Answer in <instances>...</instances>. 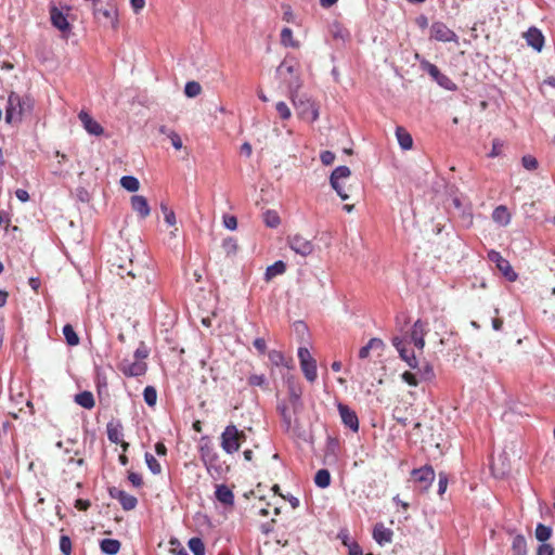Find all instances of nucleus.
<instances>
[{"instance_id":"f704fd0d","label":"nucleus","mask_w":555,"mask_h":555,"mask_svg":"<svg viewBox=\"0 0 555 555\" xmlns=\"http://www.w3.org/2000/svg\"><path fill=\"white\" fill-rule=\"evenodd\" d=\"M63 334H64L67 345L74 347L79 344V337L70 324H66L63 327Z\"/></svg>"},{"instance_id":"4d7b16f0","label":"nucleus","mask_w":555,"mask_h":555,"mask_svg":"<svg viewBox=\"0 0 555 555\" xmlns=\"http://www.w3.org/2000/svg\"><path fill=\"white\" fill-rule=\"evenodd\" d=\"M223 225L231 231H234L237 228V219L232 215L223 216Z\"/></svg>"},{"instance_id":"aec40b11","label":"nucleus","mask_w":555,"mask_h":555,"mask_svg":"<svg viewBox=\"0 0 555 555\" xmlns=\"http://www.w3.org/2000/svg\"><path fill=\"white\" fill-rule=\"evenodd\" d=\"M526 41L528 46L532 47L537 51H541L544 46V36L542 33L535 28L530 27L525 34Z\"/></svg>"},{"instance_id":"ddd939ff","label":"nucleus","mask_w":555,"mask_h":555,"mask_svg":"<svg viewBox=\"0 0 555 555\" xmlns=\"http://www.w3.org/2000/svg\"><path fill=\"white\" fill-rule=\"evenodd\" d=\"M414 480L421 483L423 490H427L435 480V470L431 465L414 468L411 473Z\"/></svg>"},{"instance_id":"412c9836","label":"nucleus","mask_w":555,"mask_h":555,"mask_svg":"<svg viewBox=\"0 0 555 555\" xmlns=\"http://www.w3.org/2000/svg\"><path fill=\"white\" fill-rule=\"evenodd\" d=\"M50 20L52 25L61 31H66L70 27L66 16L56 7H51Z\"/></svg>"},{"instance_id":"9d476101","label":"nucleus","mask_w":555,"mask_h":555,"mask_svg":"<svg viewBox=\"0 0 555 555\" xmlns=\"http://www.w3.org/2000/svg\"><path fill=\"white\" fill-rule=\"evenodd\" d=\"M421 67L428 73V75L442 88L446 90L453 91L456 89V85L444 74H442L439 68L431 64L428 61H423L421 63Z\"/></svg>"},{"instance_id":"5701e85b","label":"nucleus","mask_w":555,"mask_h":555,"mask_svg":"<svg viewBox=\"0 0 555 555\" xmlns=\"http://www.w3.org/2000/svg\"><path fill=\"white\" fill-rule=\"evenodd\" d=\"M216 499L223 505L232 506L234 504V494L225 485H218L215 492Z\"/></svg>"},{"instance_id":"774afa93","label":"nucleus","mask_w":555,"mask_h":555,"mask_svg":"<svg viewBox=\"0 0 555 555\" xmlns=\"http://www.w3.org/2000/svg\"><path fill=\"white\" fill-rule=\"evenodd\" d=\"M134 13H139L145 5V0H130Z\"/></svg>"},{"instance_id":"09e8293b","label":"nucleus","mask_w":555,"mask_h":555,"mask_svg":"<svg viewBox=\"0 0 555 555\" xmlns=\"http://www.w3.org/2000/svg\"><path fill=\"white\" fill-rule=\"evenodd\" d=\"M248 385L249 386H258L263 389H268V380L263 374H251L248 377Z\"/></svg>"},{"instance_id":"4c0bfd02","label":"nucleus","mask_w":555,"mask_h":555,"mask_svg":"<svg viewBox=\"0 0 555 555\" xmlns=\"http://www.w3.org/2000/svg\"><path fill=\"white\" fill-rule=\"evenodd\" d=\"M281 43L285 47L298 48V41L293 39V31L291 28L285 27L281 31Z\"/></svg>"},{"instance_id":"b1692460","label":"nucleus","mask_w":555,"mask_h":555,"mask_svg":"<svg viewBox=\"0 0 555 555\" xmlns=\"http://www.w3.org/2000/svg\"><path fill=\"white\" fill-rule=\"evenodd\" d=\"M392 534V531L388 528H385L383 524H377L373 530V538L380 545L391 542Z\"/></svg>"},{"instance_id":"9b49d317","label":"nucleus","mask_w":555,"mask_h":555,"mask_svg":"<svg viewBox=\"0 0 555 555\" xmlns=\"http://www.w3.org/2000/svg\"><path fill=\"white\" fill-rule=\"evenodd\" d=\"M287 243L292 250L302 257L311 255L314 250L313 243L300 234L288 236Z\"/></svg>"},{"instance_id":"e2e57ef3","label":"nucleus","mask_w":555,"mask_h":555,"mask_svg":"<svg viewBox=\"0 0 555 555\" xmlns=\"http://www.w3.org/2000/svg\"><path fill=\"white\" fill-rule=\"evenodd\" d=\"M168 138L170 139L171 144L176 150L182 149V140L176 131H169Z\"/></svg>"},{"instance_id":"0e129e2a","label":"nucleus","mask_w":555,"mask_h":555,"mask_svg":"<svg viewBox=\"0 0 555 555\" xmlns=\"http://www.w3.org/2000/svg\"><path fill=\"white\" fill-rule=\"evenodd\" d=\"M128 480L137 488H140L142 487L143 485V480H142V477L137 474V473H133V472H130L128 474Z\"/></svg>"},{"instance_id":"2f4dec72","label":"nucleus","mask_w":555,"mask_h":555,"mask_svg":"<svg viewBox=\"0 0 555 555\" xmlns=\"http://www.w3.org/2000/svg\"><path fill=\"white\" fill-rule=\"evenodd\" d=\"M100 547L103 553L107 555H115L120 548V542L115 539H103Z\"/></svg>"},{"instance_id":"603ef678","label":"nucleus","mask_w":555,"mask_h":555,"mask_svg":"<svg viewBox=\"0 0 555 555\" xmlns=\"http://www.w3.org/2000/svg\"><path fill=\"white\" fill-rule=\"evenodd\" d=\"M275 108L282 119H288L292 115L291 109L285 102H278Z\"/></svg>"},{"instance_id":"f03ea898","label":"nucleus","mask_w":555,"mask_h":555,"mask_svg":"<svg viewBox=\"0 0 555 555\" xmlns=\"http://www.w3.org/2000/svg\"><path fill=\"white\" fill-rule=\"evenodd\" d=\"M221 448L228 454L236 452L246 440L244 431L238 430L235 425H228L221 434Z\"/></svg>"},{"instance_id":"dca6fc26","label":"nucleus","mask_w":555,"mask_h":555,"mask_svg":"<svg viewBox=\"0 0 555 555\" xmlns=\"http://www.w3.org/2000/svg\"><path fill=\"white\" fill-rule=\"evenodd\" d=\"M147 365L143 361H133L130 362L128 360H124L120 364V371L126 376L137 377L145 374Z\"/></svg>"},{"instance_id":"7ed1b4c3","label":"nucleus","mask_w":555,"mask_h":555,"mask_svg":"<svg viewBox=\"0 0 555 555\" xmlns=\"http://www.w3.org/2000/svg\"><path fill=\"white\" fill-rule=\"evenodd\" d=\"M293 105L299 118L309 122H314L319 118V108L304 94H294L292 96Z\"/></svg>"},{"instance_id":"39448f33","label":"nucleus","mask_w":555,"mask_h":555,"mask_svg":"<svg viewBox=\"0 0 555 555\" xmlns=\"http://www.w3.org/2000/svg\"><path fill=\"white\" fill-rule=\"evenodd\" d=\"M284 382L288 391V401L293 405V413L299 414L304 410V402L301 400L302 388L294 375H286Z\"/></svg>"},{"instance_id":"bf43d9fd","label":"nucleus","mask_w":555,"mask_h":555,"mask_svg":"<svg viewBox=\"0 0 555 555\" xmlns=\"http://www.w3.org/2000/svg\"><path fill=\"white\" fill-rule=\"evenodd\" d=\"M503 149V142L500 139H494L492 142V149L489 153V157H496L501 154Z\"/></svg>"},{"instance_id":"6e6552de","label":"nucleus","mask_w":555,"mask_h":555,"mask_svg":"<svg viewBox=\"0 0 555 555\" xmlns=\"http://www.w3.org/2000/svg\"><path fill=\"white\" fill-rule=\"evenodd\" d=\"M298 359H299L300 367L302 370V373H304L305 377L310 383H313L317 379V377H318L317 362L312 358V356H311L310 351L308 350V348L300 347L298 349Z\"/></svg>"},{"instance_id":"c756f323","label":"nucleus","mask_w":555,"mask_h":555,"mask_svg":"<svg viewBox=\"0 0 555 555\" xmlns=\"http://www.w3.org/2000/svg\"><path fill=\"white\" fill-rule=\"evenodd\" d=\"M75 402L85 409H92L95 404L92 392L81 391L75 396Z\"/></svg>"},{"instance_id":"4be33fe9","label":"nucleus","mask_w":555,"mask_h":555,"mask_svg":"<svg viewBox=\"0 0 555 555\" xmlns=\"http://www.w3.org/2000/svg\"><path fill=\"white\" fill-rule=\"evenodd\" d=\"M131 207L142 219L146 218L151 212L147 199L142 195H133L131 197Z\"/></svg>"},{"instance_id":"72a5a7b5","label":"nucleus","mask_w":555,"mask_h":555,"mask_svg":"<svg viewBox=\"0 0 555 555\" xmlns=\"http://www.w3.org/2000/svg\"><path fill=\"white\" fill-rule=\"evenodd\" d=\"M222 249L228 257L235 256L238 250L237 241L234 237H225L222 241Z\"/></svg>"},{"instance_id":"e433bc0d","label":"nucleus","mask_w":555,"mask_h":555,"mask_svg":"<svg viewBox=\"0 0 555 555\" xmlns=\"http://www.w3.org/2000/svg\"><path fill=\"white\" fill-rule=\"evenodd\" d=\"M107 437L109 441L114 443H118L121 441L122 433L119 425H115L113 423L107 424Z\"/></svg>"},{"instance_id":"49530a36","label":"nucleus","mask_w":555,"mask_h":555,"mask_svg":"<svg viewBox=\"0 0 555 555\" xmlns=\"http://www.w3.org/2000/svg\"><path fill=\"white\" fill-rule=\"evenodd\" d=\"M202 92V87L197 81H189L185 83L184 93L188 98H195Z\"/></svg>"},{"instance_id":"f257e3e1","label":"nucleus","mask_w":555,"mask_h":555,"mask_svg":"<svg viewBox=\"0 0 555 555\" xmlns=\"http://www.w3.org/2000/svg\"><path fill=\"white\" fill-rule=\"evenodd\" d=\"M34 108V100L29 96H20L15 92L9 95L5 112V121L9 124L20 121L22 116Z\"/></svg>"},{"instance_id":"6ab92c4d","label":"nucleus","mask_w":555,"mask_h":555,"mask_svg":"<svg viewBox=\"0 0 555 555\" xmlns=\"http://www.w3.org/2000/svg\"><path fill=\"white\" fill-rule=\"evenodd\" d=\"M80 121L82 122L85 129L93 135H101L104 131L103 127L95 121L87 112L81 111L78 115Z\"/></svg>"},{"instance_id":"c85d7f7f","label":"nucleus","mask_w":555,"mask_h":555,"mask_svg":"<svg viewBox=\"0 0 555 555\" xmlns=\"http://www.w3.org/2000/svg\"><path fill=\"white\" fill-rule=\"evenodd\" d=\"M492 219L501 225H507L511 215L505 206H498L492 212Z\"/></svg>"},{"instance_id":"052dcab7","label":"nucleus","mask_w":555,"mask_h":555,"mask_svg":"<svg viewBox=\"0 0 555 555\" xmlns=\"http://www.w3.org/2000/svg\"><path fill=\"white\" fill-rule=\"evenodd\" d=\"M448 487V475L443 472L439 473L438 493L442 495Z\"/></svg>"},{"instance_id":"37998d69","label":"nucleus","mask_w":555,"mask_h":555,"mask_svg":"<svg viewBox=\"0 0 555 555\" xmlns=\"http://www.w3.org/2000/svg\"><path fill=\"white\" fill-rule=\"evenodd\" d=\"M416 369H417V372H416L417 375L423 380H430L435 377L434 369H433L431 364H429V363H425L421 367L417 366Z\"/></svg>"},{"instance_id":"ea45409f","label":"nucleus","mask_w":555,"mask_h":555,"mask_svg":"<svg viewBox=\"0 0 555 555\" xmlns=\"http://www.w3.org/2000/svg\"><path fill=\"white\" fill-rule=\"evenodd\" d=\"M188 545L194 555H205V545L201 538H191Z\"/></svg>"},{"instance_id":"0eeeda50","label":"nucleus","mask_w":555,"mask_h":555,"mask_svg":"<svg viewBox=\"0 0 555 555\" xmlns=\"http://www.w3.org/2000/svg\"><path fill=\"white\" fill-rule=\"evenodd\" d=\"M116 273L121 279H125L127 275L133 280L138 279L139 281H144L146 284H150L151 270L143 267H134L131 259H129L128 266L122 263L117 264Z\"/></svg>"},{"instance_id":"bb28decb","label":"nucleus","mask_w":555,"mask_h":555,"mask_svg":"<svg viewBox=\"0 0 555 555\" xmlns=\"http://www.w3.org/2000/svg\"><path fill=\"white\" fill-rule=\"evenodd\" d=\"M384 341L380 338H371L369 343L359 350V358L366 359L370 356V351L373 349H383Z\"/></svg>"},{"instance_id":"69168bd1","label":"nucleus","mask_w":555,"mask_h":555,"mask_svg":"<svg viewBox=\"0 0 555 555\" xmlns=\"http://www.w3.org/2000/svg\"><path fill=\"white\" fill-rule=\"evenodd\" d=\"M553 554H554V550L547 543H542L541 545H539L538 551H537V555H553Z\"/></svg>"},{"instance_id":"a18cd8bd","label":"nucleus","mask_w":555,"mask_h":555,"mask_svg":"<svg viewBox=\"0 0 555 555\" xmlns=\"http://www.w3.org/2000/svg\"><path fill=\"white\" fill-rule=\"evenodd\" d=\"M399 356L400 358L406 362V364L411 367V369H416L417 367V360H416V357L414 354V352H409V350L404 347L403 349L399 350Z\"/></svg>"},{"instance_id":"393cba45","label":"nucleus","mask_w":555,"mask_h":555,"mask_svg":"<svg viewBox=\"0 0 555 555\" xmlns=\"http://www.w3.org/2000/svg\"><path fill=\"white\" fill-rule=\"evenodd\" d=\"M330 31L335 40H340L344 43L350 39L349 30L338 22L331 25Z\"/></svg>"},{"instance_id":"c03bdc74","label":"nucleus","mask_w":555,"mask_h":555,"mask_svg":"<svg viewBox=\"0 0 555 555\" xmlns=\"http://www.w3.org/2000/svg\"><path fill=\"white\" fill-rule=\"evenodd\" d=\"M145 462L149 469L154 474L158 475L162 473V466L152 453H145Z\"/></svg>"},{"instance_id":"864d4df0","label":"nucleus","mask_w":555,"mask_h":555,"mask_svg":"<svg viewBox=\"0 0 555 555\" xmlns=\"http://www.w3.org/2000/svg\"><path fill=\"white\" fill-rule=\"evenodd\" d=\"M60 548L64 555H70L72 541L67 535H62L60 539Z\"/></svg>"},{"instance_id":"a878e982","label":"nucleus","mask_w":555,"mask_h":555,"mask_svg":"<svg viewBox=\"0 0 555 555\" xmlns=\"http://www.w3.org/2000/svg\"><path fill=\"white\" fill-rule=\"evenodd\" d=\"M396 137H397L399 145L403 150L406 151V150L412 149L413 139H412L411 134L403 127H397Z\"/></svg>"},{"instance_id":"680f3d73","label":"nucleus","mask_w":555,"mask_h":555,"mask_svg":"<svg viewBox=\"0 0 555 555\" xmlns=\"http://www.w3.org/2000/svg\"><path fill=\"white\" fill-rule=\"evenodd\" d=\"M320 159L325 166L332 165L335 160V154L331 151H324L321 153Z\"/></svg>"},{"instance_id":"4468645a","label":"nucleus","mask_w":555,"mask_h":555,"mask_svg":"<svg viewBox=\"0 0 555 555\" xmlns=\"http://www.w3.org/2000/svg\"><path fill=\"white\" fill-rule=\"evenodd\" d=\"M430 33L431 37L438 41H457V36L455 35V33L441 22L433 23L430 27Z\"/></svg>"},{"instance_id":"473e14b6","label":"nucleus","mask_w":555,"mask_h":555,"mask_svg":"<svg viewBox=\"0 0 555 555\" xmlns=\"http://www.w3.org/2000/svg\"><path fill=\"white\" fill-rule=\"evenodd\" d=\"M314 483L319 488H322V489L327 488L331 483L330 472L325 468L319 469L314 476Z\"/></svg>"},{"instance_id":"f8f14e48","label":"nucleus","mask_w":555,"mask_h":555,"mask_svg":"<svg viewBox=\"0 0 555 555\" xmlns=\"http://www.w3.org/2000/svg\"><path fill=\"white\" fill-rule=\"evenodd\" d=\"M488 258L496 264V268L509 282L516 281L517 273L513 270L509 261L503 258L499 251L490 250L488 253Z\"/></svg>"},{"instance_id":"1a4fd4ad","label":"nucleus","mask_w":555,"mask_h":555,"mask_svg":"<svg viewBox=\"0 0 555 555\" xmlns=\"http://www.w3.org/2000/svg\"><path fill=\"white\" fill-rule=\"evenodd\" d=\"M351 170L347 166H338L333 170L330 177V184L336 191L337 195L343 199L347 201L349 195L346 192V188L339 185V180H346L350 177Z\"/></svg>"},{"instance_id":"79ce46f5","label":"nucleus","mask_w":555,"mask_h":555,"mask_svg":"<svg viewBox=\"0 0 555 555\" xmlns=\"http://www.w3.org/2000/svg\"><path fill=\"white\" fill-rule=\"evenodd\" d=\"M118 501L125 511H131L135 508L138 504L137 498L127 492H125Z\"/></svg>"},{"instance_id":"6e6d98bb","label":"nucleus","mask_w":555,"mask_h":555,"mask_svg":"<svg viewBox=\"0 0 555 555\" xmlns=\"http://www.w3.org/2000/svg\"><path fill=\"white\" fill-rule=\"evenodd\" d=\"M149 353H150V351H149L147 347L145 346V344L143 341H141L140 346L134 351L135 361H142V360L146 359L149 357Z\"/></svg>"},{"instance_id":"c9c22d12","label":"nucleus","mask_w":555,"mask_h":555,"mask_svg":"<svg viewBox=\"0 0 555 555\" xmlns=\"http://www.w3.org/2000/svg\"><path fill=\"white\" fill-rule=\"evenodd\" d=\"M120 184L124 189H126L129 192H135L140 188L139 180L133 176H124L120 179Z\"/></svg>"},{"instance_id":"20e7f679","label":"nucleus","mask_w":555,"mask_h":555,"mask_svg":"<svg viewBox=\"0 0 555 555\" xmlns=\"http://www.w3.org/2000/svg\"><path fill=\"white\" fill-rule=\"evenodd\" d=\"M276 410L282 418L283 426L286 431H293L299 436L301 429V423L298 418V414L293 413V405L287 400H281L278 402Z\"/></svg>"},{"instance_id":"cd10ccee","label":"nucleus","mask_w":555,"mask_h":555,"mask_svg":"<svg viewBox=\"0 0 555 555\" xmlns=\"http://www.w3.org/2000/svg\"><path fill=\"white\" fill-rule=\"evenodd\" d=\"M286 270V264L282 260L275 261L273 264L269 266L264 273V280L267 282L271 281L276 275L283 274Z\"/></svg>"},{"instance_id":"7c9ffc66","label":"nucleus","mask_w":555,"mask_h":555,"mask_svg":"<svg viewBox=\"0 0 555 555\" xmlns=\"http://www.w3.org/2000/svg\"><path fill=\"white\" fill-rule=\"evenodd\" d=\"M512 555H526L527 554V542L522 534H517L513 539Z\"/></svg>"},{"instance_id":"f3484780","label":"nucleus","mask_w":555,"mask_h":555,"mask_svg":"<svg viewBox=\"0 0 555 555\" xmlns=\"http://www.w3.org/2000/svg\"><path fill=\"white\" fill-rule=\"evenodd\" d=\"M93 15L100 22L102 21L101 17H103L114 29L118 26L117 9L114 5H109L105 9H98L95 5L93 7Z\"/></svg>"},{"instance_id":"423d86ee","label":"nucleus","mask_w":555,"mask_h":555,"mask_svg":"<svg viewBox=\"0 0 555 555\" xmlns=\"http://www.w3.org/2000/svg\"><path fill=\"white\" fill-rule=\"evenodd\" d=\"M199 453L201 460L206 466L208 473L212 474L214 472L217 475H220L222 472V465L220 463L219 455L215 451L214 447L209 442H206L201 446Z\"/></svg>"},{"instance_id":"8fccbe9b","label":"nucleus","mask_w":555,"mask_h":555,"mask_svg":"<svg viewBox=\"0 0 555 555\" xmlns=\"http://www.w3.org/2000/svg\"><path fill=\"white\" fill-rule=\"evenodd\" d=\"M160 210L164 215V219H165L166 223L170 227L175 225L176 224L175 211L171 208H169L168 205L165 203L160 204Z\"/></svg>"},{"instance_id":"a19ab883","label":"nucleus","mask_w":555,"mask_h":555,"mask_svg":"<svg viewBox=\"0 0 555 555\" xmlns=\"http://www.w3.org/2000/svg\"><path fill=\"white\" fill-rule=\"evenodd\" d=\"M552 535V528L543 524H538L535 528V538L540 542L547 541Z\"/></svg>"},{"instance_id":"2eb2a0df","label":"nucleus","mask_w":555,"mask_h":555,"mask_svg":"<svg viewBox=\"0 0 555 555\" xmlns=\"http://www.w3.org/2000/svg\"><path fill=\"white\" fill-rule=\"evenodd\" d=\"M337 409L343 424L353 433H357L359 430V418L357 413L344 403H338Z\"/></svg>"},{"instance_id":"13d9d810","label":"nucleus","mask_w":555,"mask_h":555,"mask_svg":"<svg viewBox=\"0 0 555 555\" xmlns=\"http://www.w3.org/2000/svg\"><path fill=\"white\" fill-rule=\"evenodd\" d=\"M417 376V373L404 372L402 374V379L410 386L415 387L418 385Z\"/></svg>"},{"instance_id":"de8ad7c7","label":"nucleus","mask_w":555,"mask_h":555,"mask_svg":"<svg viewBox=\"0 0 555 555\" xmlns=\"http://www.w3.org/2000/svg\"><path fill=\"white\" fill-rule=\"evenodd\" d=\"M144 401L147 405L153 406L157 401V392L153 386H147L143 391Z\"/></svg>"},{"instance_id":"3c124183","label":"nucleus","mask_w":555,"mask_h":555,"mask_svg":"<svg viewBox=\"0 0 555 555\" xmlns=\"http://www.w3.org/2000/svg\"><path fill=\"white\" fill-rule=\"evenodd\" d=\"M269 360L276 366L279 365H283L285 364L286 366L287 363H285V359H284V356L281 351H278V350H272L269 352Z\"/></svg>"},{"instance_id":"58836bf2","label":"nucleus","mask_w":555,"mask_h":555,"mask_svg":"<svg viewBox=\"0 0 555 555\" xmlns=\"http://www.w3.org/2000/svg\"><path fill=\"white\" fill-rule=\"evenodd\" d=\"M263 222L269 228H276L281 223V219L275 210L269 209L263 214Z\"/></svg>"},{"instance_id":"a211bd4d","label":"nucleus","mask_w":555,"mask_h":555,"mask_svg":"<svg viewBox=\"0 0 555 555\" xmlns=\"http://www.w3.org/2000/svg\"><path fill=\"white\" fill-rule=\"evenodd\" d=\"M425 334L426 325L421 320H417L412 326L410 339L414 344V346L420 350H422L425 346Z\"/></svg>"},{"instance_id":"338daca9","label":"nucleus","mask_w":555,"mask_h":555,"mask_svg":"<svg viewBox=\"0 0 555 555\" xmlns=\"http://www.w3.org/2000/svg\"><path fill=\"white\" fill-rule=\"evenodd\" d=\"M254 347L260 352V353H264L266 350H267V344H266V340L263 338H256L254 340Z\"/></svg>"},{"instance_id":"5fc2aeb1","label":"nucleus","mask_w":555,"mask_h":555,"mask_svg":"<svg viewBox=\"0 0 555 555\" xmlns=\"http://www.w3.org/2000/svg\"><path fill=\"white\" fill-rule=\"evenodd\" d=\"M522 166L528 170H534L538 168V160L531 155H525L521 159Z\"/></svg>"}]
</instances>
